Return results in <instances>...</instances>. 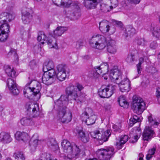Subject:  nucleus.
Instances as JSON below:
<instances>
[{
  "label": "nucleus",
  "instance_id": "18",
  "mask_svg": "<svg viewBox=\"0 0 160 160\" xmlns=\"http://www.w3.org/2000/svg\"><path fill=\"white\" fill-rule=\"evenodd\" d=\"M31 10L26 7H23L22 10V20L24 24L29 23L32 18V15L30 13Z\"/></svg>",
  "mask_w": 160,
  "mask_h": 160
},
{
  "label": "nucleus",
  "instance_id": "35",
  "mask_svg": "<svg viewBox=\"0 0 160 160\" xmlns=\"http://www.w3.org/2000/svg\"><path fill=\"white\" fill-rule=\"evenodd\" d=\"M54 68V65L53 62L52 61H49L46 65L43 66V72H49L51 70H55L53 69Z\"/></svg>",
  "mask_w": 160,
  "mask_h": 160
},
{
  "label": "nucleus",
  "instance_id": "8",
  "mask_svg": "<svg viewBox=\"0 0 160 160\" xmlns=\"http://www.w3.org/2000/svg\"><path fill=\"white\" fill-rule=\"evenodd\" d=\"M81 118L82 122H84L88 126L94 124L96 119V116L92 113V110L87 108L85 111L82 113Z\"/></svg>",
  "mask_w": 160,
  "mask_h": 160
},
{
  "label": "nucleus",
  "instance_id": "49",
  "mask_svg": "<svg viewBox=\"0 0 160 160\" xmlns=\"http://www.w3.org/2000/svg\"><path fill=\"white\" fill-rule=\"evenodd\" d=\"M13 55L15 58L18 59V55L16 53V51L15 49L12 48L8 53V55Z\"/></svg>",
  "mask_w": 160,
  "mask_h": 160
},
{
  "label": "nucleus",
  "instance_id": "50",
  "mask_svg": "<svg viewBox=\"0 0 160 160\" xmlns=\"http://www.w3.org/2000/svg\"><path fill=\"white\" fill-rule=\"evenodd\" d=\"M15 17V14L13 12L12 13H8V15H7V20H8V22H10L12 20L14 19Z\"/></svg>",
  "mask_w": 160,
  "mask_h": 160
},
{
  "label": "nucleus",
  "instance_id": "23",
  "mask_svg": "<svg viewBox=\"0 0 160 160\" xmlns=\"http://www.w3.org/2000/svg\"><path fill=\"white\" fill-rule=\"evenodd\" d=\"M77 133L78 134L81 140L84 143L88 142L89 140L88 134H86L82 128L76 129Z\"/></svg>",
  "mask_w": 160,
  "mask_h": 160
},
{
  "label": "nucleus",
  "instance_id": "33",
  "mask_svg": "<svg viewBox=\"0 0 160 160\" xmlns=\"http://www.w3.org/2000/svg\"><path fill=\"white\" fill-rule=\"evenodd\" d=\"M4 69L6 73L8 76L12 77H15L16 72L14 69L11 68L9 66L5 67Z\"/></svg>",
  "mask_w": 160,
  "mask_h": 160
},
{
  "label": "nucleus",
  "instance_id": "15",
  "mask_svg": "<svg viewBox=\"0 0 160 160\" xmlns=\"http://www.w3.org/2000/svg\"><path fill=\"white\" fill-rule=\"evenodd\" d=\"M121 72L118 69H114L110 70L109 77L111 80L115 81L116 83H119L122 79Z\"/></svg>",
  "mask_w": 160,
  "mask_h": 160
},
{
  "label": "nucleus",
  "instance_id": "26",
  "mask_svg": "<svg viewBox=\"0 0 160 160\" xmlns=\"http://www.w3.org/2000/svg\"><path fill=\"white\" fill-rule=\"evenodd\" d=\"M138 125L139 126L140 124H139ZM141 134V132L140 131V129L139 127H135L133 128L131 131L130 133V136H131V135L133 134L134 135L133 137L135 141H132V142L133 143L135 142H136L139 138L140 136V135H138V134Z\"/></svg>",
  "mask_w": 160,
  "mask_h": 160
},
{
  "label": "nucleus",
  "instance_id": "61",
  "mask_svg": "<svg viewBox=\"0 0 160 160\" xmlns=\"http://www.w3.org/2000/svg\"><path fill=\"white\" fill-rule=\"evenodd\" d=\"M152 155L148 153V154L146 155V159L147 160H149L151 158H152Z\"/></svg>",
  "mask_w": 160,
  "mask_h": 160
},
{
  "label": "nucleus",
  "instance_id": "62",
  "mask_svg": "<svg viewBox=\"0 0 160 160\" xmlns=\"http://www.w3.org/2000/svg\"><path fill=\"white\" fill-rule=\"evenodd\" d=\"M83 58L85 59L88 60L90 58V57L88 55H86L82 57Z\"/></svg>",
  "mask_w": 160,
  "mask_h": 160
},
{
  "label": "nucleus",
  "instance_id": "51",
  "mask_svg": "<svg viewBox=\"0 0 160 160\" xmlns=\"http://www.w3.org/2000/svg\"><path fill=\"white\" fill-rule=\"evenodd\" d=\"M158 45L156 41H153L150 43V47L151 48L154 49L158 47Z\"/></svg>",
  "mask_w": 160,
  "mask_h": 160
},
{
  "label": "nucleus",
  "instance_id": "53",
  "mask_svg": "<svg viewBox=\"0 0 160 160\" xmlns=\"http://www.w3.org/2000/svg\"><path fill=\"white\" fill-rule=\"evenodd\" d=\"M112 23L113 24L118 27H121L122 25V22L115 20H113L112 21Z\"/></svg>",
  "mask_w": 160,
  "mask_h": 160
},
{
  "label": "nucleus",
  "instance_id": "7",
  "mask_svg": "<svg viewBox=\"0 0 160 160\" xmlns=\"http://www.w3.org/2000/svg\"><path fill=\"white\" fill-rule=\"evenodd\" d=\"M61 6L71 7L72 9L71 15L73 17V19H77L80 17L81 15L80 4L78 2H72L71 0H61Z\"/></svg>",
  "mask_w": 160,
  "mask_h": 160
},
{
  "label": "nucleus",
  "instance_id": "32",
  "mask_svg": "<svg viewBox=\"0 0 160 160\" xmlns=\"http://www.w3.org/2000/svg\"><path fill=\"white\" fill-rule=\"evenodd\" d=\"M118 101L121 107L125 108H128L129 103L127 101L126 97L124 96H120L118 98Z\"/></svg>",
  "mask_w": 160,
  "mask_h": 160
},
{
  "label": "nucleus",
  "instance_id": "14",
  "mask_svg": "<svg viewBox=\"0 0 160 160\" xmlns=\"http://www.w3.org/2000/svg\"><path fill=\"white\" fill-rule=\"evenodd\" d=\"M108 22L103 20L99 23V29L103 33H106L109 31L111 34L113 33L115 31V28L114 27H110L108 25Z\"/></svg>",
  "mask_w": 160,
  "mask_h": 160
},
{
  "label": "nucleus",
  "instance_id": "40",
  "mask_svg": "<svg viewBox=\"0 0 160 160\" xmlns=\"http://www.w3.org/2000/svg\"><path fill=\"white\" fill-rule=\"evenodd\" d=\"M110 6L107 3H102L100 5V9L104 12H107L109 11Z\"/></svg>",
  "mask_w": 160,
  "mask_h": 160
},
{
  "label": "nucleus",
  "instance_id": "31",
  "mask_svg": "<svg viewBox=\"0 0 160 160\" xmlns=\"http://www.w3.org/2000/svg\"><path fill=\"white\" fill-rule=\"evenodd\" d=\"M150 31L153 36L156 38H159L160 36V28L156 25L152 24Z\"/></svg>",
  "mask_w": 160,
  "mask_h": 160
},
{
  "label": "nucleus",
  "instance_id": "2",
  "mask_svg": "<svg viewBox=\"0 0 160 160\" xmlns=\"http://www.w3.org/2000/svg\"><path fill=\"white\" fill-rule=\"evenodd\" d=\"M89 44L92 47L100 50L107 47L108 51L111 53L114 54L117 51L115 41L110 38H106L100 34L93 35L89 40Z\"/></svg>",
  "mask_w": 160,
  "mask_h": 160
},
{
  "label": "nucleus",
  "instance_id": "16",
  "mask_svg": "<svg viewBox=\"0 0 160 160\" xmlns=\"http://www.w3.org/2000/svg\"><path fill=\"white\" fill-rule=\"evenodd\" d=\"M30 83H28L25 87L23 90V94L24 96L28 98H29L28 95L29 93H31L34 96L38 94L41 89V86H37L36 88H31L29 86Z\"/></svg>",
  "mask_w": 160,
  "mask_h": 160
},
{
  "label": "nucleus",
  "instance_id": "54",
  "mask_svg": "<svg viewBox=\"0 0 160 160\" xmlns=\"http://www.w3.org/2000/svg\"><path fill=\"white\" fill-rule=\"evenodd\" d=\"M83 46V42L81 41H78L76 42V48L78 49H80L81 47Z\"/></svg>",
  "mask_w": 160,
  "mask_h": 160
},
{
  "label": "nucleus",
  "instance_id": "47",
  "mask_svg": "<svg viewBox=\"0 0 160 160\" xmlns=\"http://www.w3.org/2000/svg\"><path fill=\"white\" fill-rule=\"evenodd\" d=\"M108 2L110 1L111 5L110 6V9L115 8L118 5V2L117 0H108Z\"/></svg>",
  "mask_w": 160,
  "mask_h": 160
},
{
  "label": "nucleus",
  "instance_id": "3",
  "mask_svg": "<svg viewBox=\"0 0 160 160\" xmlns=\"http://www.w3.org/2000/svg\"><path fill=\"white\" fill-rule=\"evenodd\" d=\"M64 153V159H76L79 157L81 154H85L84 146H78L74 143H70L67 140H63L61 143Z\"/></svg>",
  "mask_w": 160,
  "mask_h": 160
},
{
  "label": "nucleus",
  "instance_id": "24",
  "mask_svg": "<svg viewBox=\"0 0 160 160\" xmlns=\"http://www.w3.org/2000/svg\"><path fill=\"white\" fill-rule=\"evenodd\" d=\"M12 139L8 133L2 132L0 133V142L8 143L11 142Z\"/></svg>",
  "mask_w": 160,
  "mask_h": 160
},
{
  "label": "nucleus",
  "instance_id": "63",
  "mask_svg": "<svg viewBox=\"0 0 160 160\" xmlns=\"http://www.w3.org/2000/svg\"><path fill=\"white\" fill-rule=\"evenodd\" d=\"M6 160H12L11 158H7Z\"/></svg>",
  "mask_w": 160,
  "mask_h": 160
},
{
  "label": "nucleus",
  "instance_id": "44",
  "mask_svg": "<svg viewBox=\"0 0 160 160\" xmlns=\"http://www.w3.org/2000/svg\"><path fill=\"white\" fill-rule=\"evenodd\" d=\"M136 41L137 44L139 45H145L147 42L144 38H142L140 37L138 38Z\"/></svg>",
  "mask_w": 160,
  "mask_h": 160
},
{
  "label": "nucleus",
  "instance_id": "25",
  "mask_svg": "<svg viewBox=\"0 0 160 160\" xmlns=\"http://www.w3.org/2000/svg\"><path fill=\"white\" fill-rule=\"evenodd\" d=\"M68 29L66 27L58 26L56 29L53 31L52 34L53 36L57 37L60 36L65 32L67 31Z\"/></svg>",
  "mask_w": 160,
  "mask_h": 160
},
{
  "label": "nucleus",
  "instance_id": "36",
  "mask_svg": "<svg viewBox=\"0 0 160 160\" xmlns=\"http://www.w3.org/2000/svg\"><path fill=\"white\" fill-rule=\"evenodd\" d=\"M37 160H57L52 158V155L49 153H44L40 155V158Z\"/></svg>",
  "mask_w": 160,
  "mask_h": 160
},
{
  "label": "nucleus",
  "instance_id": "59",
  "mask_svg": "<svg viewBox=\"0 0 160 160\" xmlns=\"http://www.w3.org/2000/svg\"><path fill=\"white\" fill-rule=\"evenodd\" d=\"M144 155L142 153H140L138 156V160H143Z\"/></svg>",
  "mask_w": 160,
  "mask_h": 160
},
{
  "label": "nucleus",
  "instance_id": "39",
  "mask_svg": "<svg viewBox=\"0 0 160 160\" xmlns=\"http://www.w3.org/2000/svg\"><path fill=\"white\" fill-rule=\"evenodd\" d=\"M144 62V58H140L139 59V62L136 65L137 71L138 74L141 73L142 70L141 64Z\"/></svg>",
  "mask_w": 160,
  "mask_h": 160
},
{
  "label": "nucleus",
  "instance_id": "30",
  "mask_svg": "<svg viewBox=\"0 0 160 160\" xmlns=\"http://www.w3.org/2000/svg\"><path fill=\"white\" fill-rule=\"evenodd\" d=\"M48 146L54 151L58 148V146L55 139L53 138L48 139L47 141Z\"/></svg>",
  "mask_w": 160,
  "mask_h": 160
},
{
  "label": "nucleus",
  "instance_id": "5",
  "mask_svg": "<svg viewBox=\"0 0 160 160\" xmlns=\"http://www.w3.org/2000/svg\"><path fill=\"white\" fill-rule=\"evenodd\" d=\"M59 100L61 101L60 98L54 102L56 106L58 108V118L63 123L69 122L72 119V113L70 111L66 110L68 105H64L62 102H59Z\"/></svg>",
  "mask_w": 160,
  "mask_h": 160
},
{
  "label": "nucleus",
  "instance_id": "52",
  "mask_svg": "<svg viewBox=\"0 0 160 160\" xmlns=\"http://www.w3.org/2000/svg\"><path fill=\"white\" fill-rule=\"evenodd\" d=\"M156 96L158 100L159 103H160V88H158L157 89L156 92Z\"/></svg>",
  "mask_w": 160,
  "mask_h": 160
},
{
  "label": "nucleus",
  "instance_id": "41",
  "mask_svg": "<svg viewBox=\"0 0 160 160\" xmlns=\"http://www.w3.org/2000/svg\"><path fill=\"white\" fill-rule=\"evenodd\" d=\"M8 37V33H5L0 30V42H4L7 39Z\"/></svg>",
  "mask_w": 160,
  "mask_h": 160
},
{
  "label": "nucleus",
  "instance_id": "21",
  "mask_svg": "<svg viewBox=\"0 0 160 160\" xmlns=\"http://www.w3.org/2000/svg\"><path fill=\"white\" fill-rule=\"evenodd\" d=\"M153 132L151 127H146L142 134L143 139L144 141H149L152 137Z\"/></svg>",
  "mask_w": 160,
  "mask_h": 160
},
{
  "label": "nucleus",
  "instance_id": "11",
  "mask_svg": "<svg viewBox=\"0 0 160 160\" xmlns=\"http://www.w3.org/2000/svg\"><path fill=\"white\" fill-rule=\"evenodd\" d=\"M110 130H108L103 132H100L99 131L96 130L90 133L91 136L93 138L96 139L101 144L103 142L108 141L110 136Z\"/></svg>",
  "mask_w": 160,
  "mask_h": 160
},
{
  "label": "nucleus",
  "instance_id": "55",
  "mask_svg": "<svg viewBox=\"0 0 160 160\" xmlns=\"http://www.w3.org/2000/svg\"><path fill=\"white\" fill-rule=\"evenodd\" d=\"M53 2L57 6H61V0H52Z\"/></svg>",
  "mask_w": 160,
  "mask_h": 160
},
{
  "label": "nucleus",
  "instance_id": "29",
  "mask_svg": "<svg viewBox=\"0 0 160 160\" xmlns=\"http://www.w3.org/2000/svg\"><path fill=\"white\" fill-rule=\"evenodd\" d=\"M136 33V31L135 28L132 26H128L126 27L123 35L126 38L128 36L131 37Z\"/></svg>",
  "mask_w": 160,
  "mask_h": 160
},
{
  "label": "nucleus",
  "instance_id": "38",
  "mask_svg": "<svg viewBox=\"0 0 160 160\" xmlns=\"http://www.w3.org/2000/svg\"><path fill=\"white\" fill-rule=\"evenodd\" d=\"M10 27L9 25L7 23L2 24L0 26V30L5 33H8L10 32Z\"/></svg>",
  "mask_w": 160,
  "mask_h": 160
},
{
  "label": "nucleus",
  "instance_id": "13",
  "mask_svg": "<svg viewBox=\"0 0 160 160\" xmlns=\"http://www.w3.org/2000/svg\"><path fill=\"white\" fill-rule=\"evenodd\" d=\"M44 72L42 78V82L47 85H51L56 80V73L55 71L51 70L49 72Z\"/></svg>",
  "mask_w": 160,
  "mask_h": 160
},
{
  "label": "nucleus",
  "instance_id": "19",
  "mask_svg": "<svg viewBox=\"0 0 160 160\" xmlns=\"http://www.w3.org/2000/svg\"><path fill=\"white\" fill-rule=\"evenodd\" d=\"M118 84L120 90L122 92H128L130 90V82L127 78L121 81Z\"/></svg>",
  "mask_w": 160,
  "mask_h": 160
},
{
  "label": "nucleus",
  "instance_id": "12",
  "mask_svg": "<svg viewBox=\"0 0 160 160\" xmlns=\"http://www.w3.org/2000/svg\"><path fill=\"white\" fill-rule=\"evenodd\" d=\"M57 73L56 74V78L60 81L64 80L67 77V74L69 73V68L66 65L63 64H59L57 67Z\"/></svg>",
  "mask_w": 160,
  "mask_h": 160
},
{
  "label": "nucleus",
  "instance_id": "22",
  "mask_svg": "<svg viewBox=\"0 0 160 160\" xmlns=\"http://www.w3.org/2000/svg\"><path fill=\"white\" fill-rule=\"evenodd\" d=\"M35 137L38 138V136L37 134H35L33 135L29 142V145L32 152H34L36 149L37 145L41 142V141L39 140L38 138L34 139Z\"/></svg>",
  "mask_w": 160,
  "mask_h": 160
},
{
  "label": "nucleus",
  "instance_id": "58",
  "mask_svg": "<svg viewBox=\"0 0 160 160\" xmlns=\"http://www.w3.org/2000/svg\"><path fill=\"white\" fill-rule=\"evenodd\" d=\"M121 128L120 124H119V126H118L116 125H113V128L116 131H119Z\"/></svg>",
  "mask_w": 160,
  "mask_h": 160
},
{
  "label": "nucleus",
  "instance_id": "34",
  "mask_svg": "<svg viewBox=\"0 0 160 160\" xmlns=\"http://www.w3.org/2000/svg\"><path fill=\"white\" fill-rule=\"evenodd\" d=\"M142 119V118L140 116L138 117L136 115H133L132 118H130L129 120V126L130 127H132L133 125L137 122H140Z\"/></svg>",
  "mask_w": 160,
  "mask_h": 160
},
{
  "label": "nucleus",
  "instance_id": "60",
  "mask_svg": "<svg viewBox=\"0 0 160 160\" xmlns=\"http://www.w3.org/2000/svg\"><path fill=\"white\" fill-rule=\"evenodd\" d=\"M29 65L32 68L33 67L36 66V64L34 61H31L29 63Z\"/></svg>",
  "mask_w": 160,
  "mask_h": 160
},
{
  "label": "nucleus",
  "instance_id": "6",
  "mask_svg": "<svg viewBox=\"0 0 160 160\" xmlns=\"http://www.w3.org/2000/svg\"><path fill=\"white\" fill-rule=\"evenodd\" d=\"M114 148L113 147H106L98 149L96 156L99 160H110L114 154Z\"/></svg>",
  "mask_w": 160,
  "mask_h": 160
},
{
  "label": "nucleus",
  "instance_id": "20",
  "mask_svg": "<svg viewBox=\"0 0 160 160\" xmlns=\"http://www.w3.org/2000/svg\"><path fill=\"white\" fill-rule=\"evenodd\" d=\"M15 137L18 141H22L24 142H26L28 141L30 137L27 133L25 132H21L18 131L15 134Z\"/></svg>",
  "mask_w": 160,
  "mask_h": 160
},
{
  "label": "nucleus",
  "instance_id": "48",
  "mask_svg": "<svg viewBox=\"0 0 160 160\" xmlns=\"http://www.w3.org/2000/svg\"><path fill=\"white\" fill-rule=\"evenodd\" d=\"M135 56L134 54L131 53L128 55L126 60L128 63H131L134 61Z\"/></svg>",
  "mask_w": 160,
  "mask_h": 160
},
{
  "label": "nucleus",
  "instance_id": "46",
  "mask_svg": "<svg viewBox=\"0 0 160 160\" xmlns=\"http://www.w3.org/2000/svg\"><path fill=\"white\" fill-rule=\"evenodd\" d=\"M46 37L44 34L39 35L37 38V40L39 42H41V43L43 44L44 43V41L46 40Z\"/></svg>",
  "mask_w": 160,
  "mask_h": 160
},
{
  "label": "nucleus",
  "instance_id": "1",
  "mask_svg": "<svg viewBox=\"0 0 160 160\" xmlns=\"http://www.w3.org/2000/svg\"><path fill=\"white\" fill-rule=\"evenodd\" d=\"M84 88V86L79 83L75 85L69 86L65 89L66 95H62L60 97V101L58 102H62L65 105H68L69 101L73 100L77 102H82L85 100L86 94L82 92V90Z\"/></svg>",
  "mask_w": 160,
  "mask_h": 160
},
{
  "label": "nucleus",
  "instance_id": "17",
  "mask_svg": "<svg viewBox=\"0 0 160 160\" xmlns=\"http://www.w3.org/2000/svg\"><path fill=\"white\" fill-rule=\"evenodd\" d=\"M7 85L9 90L14 95H17L19 93V90L17 87L16 81L12 78H8L7 81Z\"/></svg>",
  "mask_w": 160,
  "mask_h": 160
},
{
  "label": "nucleus",
  "instance_id": "9",
  "mask_svg": "<svg viewBox=\"0 0 160 160\" xmlns=\"http://www.w3.org/2000/svg\"><path fill=\"white\" fill-rule=\"evenodd\" d=\"M132 108L134 112L139 115L142 114L146 108V104L140 97H133Z\"/></svg>",
  "mask_w": 160,
  "mask_h": 160
},
{
  "label": "nucleus",
  "instance_id": "27",
  "mask_svg": "<svg viewBox=\"0 0 160 160\" xmlns=\"http://www.w3.org/2000/svg\"><path fill=\"white\" fill-rule=\"evenodd\" d=\"M56 37L53 36L52 34L50 35L46 40L47 44L51 48H55L56 49L58 48Z\"/></svg>",
  "mask_w": 160,
  "mask_h": 160
},
{
  "label": "nucleus",
  "instance_id": "4",
  "mask_svg": "<svg viewBox=\"0 0 160 160\" xmlns=\"http://www.w3.org/2000/svg\"><path fill=\"white\" fill-rule=\"evenodd\" d=\"M27 110V114L29 117L22 118L20 120L21 124L23 126L32 125L34 122L32 117H37L39 114V105L38 104L29 102L27 103L25 106Z\"/></svg>",
  "mask_w": 160,
  "mask_h": 160
},
{
  "label": "nucleus",
  "instance_id": "28",
  "mask_svg": "<svg viewBox=\"0 0 160 160\" xmlns=\"http://www.w3.org/2000/svg\"><path fill=\"white\" fill-rule=\"evenodd\" d=\"M128 135H122L120 137L119 142H117L116 143L117 148L118 149H121L123 145L128 141Z\"/></svg>",
  "mask_w": 160,
  "mask_h": 160
},
{
  "label": "nucleus",
  "instance_id": "10",
  "mask_svg": "<svg viewBox=\"0 0 160 160\" xmlns=\"http://www.w3.org/2000/svg\"><path fill=\"white\" fill-rule=\"evenodd\" d=\"M115 90L116 86L115 85H109L107 86H102L99 89L98 93L101 98H108L114 92Z\"/></svg>",
  "mask_w": 160,
  "mask_h": 160
},
{
  "label": "nucleus",
  "instance_id": "37",
  "mask_svg": "<svg viewBox=\"0 0 160 160\" xmlns=\"http://www.w3.org/2000/svg\"><path fill=\"white\" fill-rule=\"evenodd\" d=\"M105 66V68L108 69V66L107 63H104V65H101L100 66H96L94 67L93 69V71L95 72L98 74L99 75L101 74L102 72V68H103V65Z\"/></svg>",
  "mask_w": 160,
  "mask_h": 160
},
{
  "label": "nucleus",
  "instance_id": "45",
  "mask_svg": "<svg viewBox=\"0 0 160 160\" xmlns=\"http://www.w3.org/2000/svg\"><path fill=\"white\" fill-rule=\"evenodd\" d=\"M148 121L151 123L152 125H153L156 126H158L159 124V122L155 121L153 119L152 115L151 114H150V115L148 116Z\"/></svg>",
  "mask_w": 160,
  "mask_h": 160
},
{
  "label": "nucleus",
  "instance_id": "64",
  "mask_svg": "<svg viewBox=\"0 0 160 160\" xmlns=\"http://www.w3.org/2000/svg\"><path fill=\"white\" fill-rule=\"evenodd\" d=\"M89 160H97L96 158H94L93 159H89Z\"/></svg>",
  "mask_w": 160,
  "mask_h": 160
},
{
  "label": "nucleus",
  "instance_id": "56",
  "mask_svg": "<svg viewBox=\"0 0 160 160\" xmlns=\"http://www.w3.org/2000/svg\"><path fill=\"white\" fill-rule=\"evenodd\" d=\"M156 149L155 148L153 147V148L150 149L148 151V153L152 155H153L155 152L156 151Z\"/></svg>",
  "mask_w": 160,
  "mask_h": 160
},
{
  "label": "nucleus",
  "instance_id": "42",
  "mask_svg": "<svg viewBox=\"0 0 160 160\" xmlns=\"http://www.w3.org/2000/svg\"><path fill=\"white\" fill-rule=\"evenodd\" d=\"M13 157H14L16 159L20 158L21 160H25V157L23 154L22 152H15L13 155Z\"/></svg>",
  "mask_w": 160,
  "mask_h": 160
},
{
  "label": "nucleus",
  "instance_id": "43",
  "mask_svg": "<svg viewBox=\"0 0 160 160\" xmlns=\"http://www.w3.org/2000/svg\"><path fill=\"white\" fill-rule=\"evenodd\" d=\"M8 13L3 12L0 14V23H5L7 21V15Z\"/></svg>",
  "mask_w": 160,
  "mask_h": 160
},
{
  "label": "nucleus",
  "instance_id": "57",
  "mask_svg": "<svg viewBox=\"0 0 160 160\" xmlns=\"http://www.w3.org/2000/svg\"><path fill=\"white\" fill-rule=\"evenodd\" d=\"M141 0H127L129 2L135 4H138Z\"/></svg>",
  "mask_w": 160,
  "mask_h": 160
}]
</instances>
